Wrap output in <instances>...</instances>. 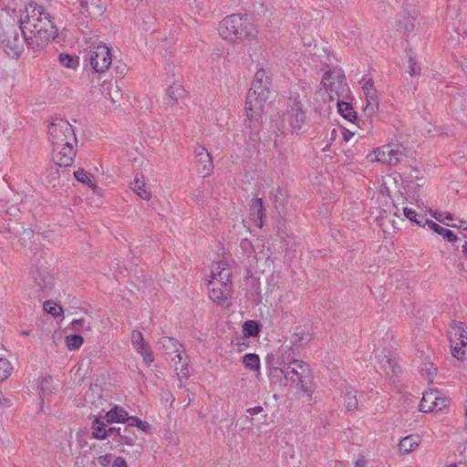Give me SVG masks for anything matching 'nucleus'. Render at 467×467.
<instances>
[{
  "label": "nucleus",
  "mask_w": 467,
  "mask_h": 467,
  "mask_svg": "<svg viewBox=\"0 0 467 467\" xmlns=\"http://www.w3.org/2000/svg\"><path fill=\"white\" fill-rule=\"evenodd\" d=\"M19 30L22 32L28 47L35 52L43 48L57 35L50 15L42 5L29 4L26 6L25 14L19 20Z\"/></svg>",
  "instance_id": "1"
},
{
  "label": "nucleus",
  "mask_w": 467,
  "mask_h": 467,
  "mask_svg": "<svg viewBox=\"0 0 467 467\" xmlns=\"http://www.w3.org/2000/svg\"><path fill=\"white\" fill-rule=\"evenodd\" d=\"M48 140L53 161L59 167L70 166L76 156L77 137L72 125L65 119L54 118L48 126Z\"/></svg>",
  "instance_id": "2"
},
{
  "label": "nucleus",
  "mask_w": 467,
  "mask_h": 467,
  "mask_svg": "<svg viewBox=\"0 0 467 467\" xmlns=\"http://www.w3.org/2000/svg\"><path fill=\"white\" fill-rule=\"evenodd\" d=\"M271 86V72L268 69L259 68L245 100V113L247 119L245 127L256 131L264 111L265 103L268 99Z\"/></svg>",
  "instance_id": "3"
},
{
  "label": "nucleus",
  "mask_w": 467,
  "mask_h": 467,
  "mask_svg": "<svg viewBox=\"0 0 467 467\" xmlns=\"http://www.w3.org/2000/svg\"><path fill=\"white\" fill-rule=\"evenodd\" d=\"M219 35L226 40L241 43L254 38L256 30L249 22L246 15L232 14L225 16L219 24Z\"/></svg>",
  "instance_id": "4"
},
{
  "label": "nucleus",
  "mask_w": 467,
  "mask_h": 467,
  "mask_svg": "<svg viewBox=\"0 0 467 467\" xmlns=\"http://www.w3.org/2000/svg\"><path fill=\"white\" fill-rule=\"evenodd\" d=\"M29 295L34 297H45L54 286V278L43 264L31 266L27 279Z\"/></svg>",
  "instance_id": "5"
},
{
  "label": "nucleus",
  "mask_w": 467,
  "mask_h": 467,
  "mask_svg": "<svg viewBox=\"0 0 467 467\" xmlns=\"http://www.w3.org/2000/svg\"><path fill=\"white\" fill-rule=\"evenodd\" d=\"M18 29L14 20L11 24L2 26L0 28V46L10 57H19L24 50L26 41L25 38L20 39Z\"/></svg>",
  "instance_id": "6"
},
{
  "label": "nucleus",
  "mask_w": 467,
  "mask_h": 467,
  "mask_svg": "<svg viewBox=\"0 0 467 467\" xmlns=\"http://www.w3.org/2000/svg\"><path fill=\"white\" fill-rule=\"evenodd\" d=\"M286 380L295 383L300 389L307 392L310 383V368L304 361H293L285 367L276 368Z\"/></svg>",
  "instance_id": "7"
},
{
  "label": "nucleus",
  "mask_w": 467,
  "mask_h": 467,
  "mask_svg": "<svg viewBox=\"0 0 467 467\" xmlns=\"http://www.w3.org/2000/svg\"><path fill=\"white\" fill-rule=\"evenodd\" d=\"M85 61H88L96 72H105L112 63L110 50L102 42H94L86 51Z\"/></svg>",
  "instance_id": "8"
},
{
  "label": "nucleus",
  "mask_w": 467,
  "mask_h": 467,
  "mask_svg": "<svg viewBox=\"0 0 467 467\" xmlns=\"http://www.w3.org/2000/svg\"><path fill=\"white\" fill-rule=\"evenodd\" d=\"M321 82L331 99H337L338 101L341 97L345 98L349 92L345 75L340 69L334 68L325 72Z\"/></svg>",
  "instance_id": "9"
},
{
  "label": "nucleus",
  "mask_w": 467,
  "mask_h": 467,
  "mask_svg": "<svg viewBox=\"0 0 467 467\" xmlns=\"http://www.w3.org/2000/svg\"><path fill=\"white\" fill-rule=\"evenodd\" d=\"M404 149L401 145H390L386 144L373 150V153L369 156H374L371 158V161H379L388 165H397L401 157L405 156Z\"/></svg>",
  "instance_id": "10"
},
{
  "label": "nucleus",
  "mask_w": 467,
  "mask_h": 467,
  "mask_svg": "<svg viewBox=\"0 0 467 467\" xmlns=\"http://www.w3.org/2000/svg\"><path fill=\"white\" fill-rule=\"evenodd\" d=\"M359 83L366 99L364 112L368 117H370L379 110V99L378 90L372 78L368 76H364Z\"/></svg>",
  "instance_id": "11"
},
{
  "label": "nucleus",
  "mask_w": 467,
  "mask_h": 467,
  "mask_svg": "<svg viewBox=\"0 0 467 467\" xmlns=\"http://www.w3.org/2000/svg\"><path fill=\"white\" fill-rule=\"evenodd\" d=\"M376 363L386 375H396L399 372L395 353L389 348L374 350Z\"/></svg>",
  "instance_id": "12"
},
{
  "label": "nucleus",
  "mask_w": 467,
  "mask_h": 467,
  "mask_svg": "<svg viewBox=\"0 0 467 467\" xmlns=\"http://www.w3.org/2000/svg\"><path fill=\"white\" fill-rule=\"evenodd\" d=\"M306 120L303 105L299 101H292L283 115V122L287 123L293 130H298Z\"/></svg>",
  "instance_id": "13"
},
{
  "label": "nucleus",
  "mask_w": 467,
  "mask_h": 467,
  "mask_svg": "<svg viewBox=\"0 0 467 467\" xmlns=\"http://www.w3.org/2000/svg\"><path fill=\"white\" fill-rule=\"evenodd\" d=\"M447 403L448 400L445 397L440 396L439 391H426L423 393L419 410L421 412H431L436 409L441 410Z\"/></svg>",
  "instance_id": "14"
},
{
  "label": "nucleus",
  "mask_w": 467,
  "mask_h": 467,
  "mask_svg": "<svg viewBox=\"0 0 467 467\" xmlns=\"http://www.w3.org/2000/svg\"><path fill=\"white\" fill-rule=\"evenodd\" d=\"M210 299L220 306L228 305L231 298L232 285H223L216 281H209Z\"/></svg>",
  "instance_id": "15"
},
{
  "label": "nucleus",
  "mask_w": 467,
  "mask_h": 467,
  "mask_svg": "<svg viewBox=\"0 0 467 467\" xmlns=\"http://www.w3.org/2000/svg\"><path fill=\"white\" fill-rule=\"evenodd\" d=\"M210 278L209 281H216L223 285H232V270L226 262H216L213 265Z\"/></svg>",
  "instance_id": "16"
},
{
  "label": "nucleus",
  "mask_w": 467,
  "mask_h": 467,
  "mask_svg": "<svg viewBox=\"0 0 467 467\" xmlns=\"http://www.w3.org/2000/svg\"><path fill=\"white\" fill-rule=\"evenodd\" d=\"M158 345L159 348L165 352V354H175L173 358H177L179 363L182 361V354H184V348L178 340L171 337H162L159 339Z\"/></svg>",
  "instance_id": "17"
},
{
  "label": "nucleus",
  "mask_w": 467,
  "mask_h": 467,
  "mask_svg": "<svg viewBox=\"0 0 467 467\" xmlns=\"http://www.w3.org/2000/svg\"><path fill=\"white\" fill-rule=\"evenodd\" d=\"M172 361H174V372L179 380L178 387L182 389L185 387L186 382L190 377L189 357L184 353L182 354V361L181 363L178 362L177 358H172Z\"/></svg>",
  "instance_id": "18"
},
{
  "label": "nucleus",
  "mask_w": 467,
  "mask_h": 467,
  "mask_svg": "<svg viewBox=\"0 0 467 467\" xmlns=\"http://www.w3.org/2000/svg\"><path fill=\"white\" fill-rule=\"evenodd\" d=\"M450 341H460L462 347L467 346V327L461 321H452L450 325Z\"/></svg>",
  "instance_id": "19"
},
{
  "label": "nucleus",
  "mask_w": 467,
  "mask_h": 467,
  "mask_svg": "<svg viewBox=\"0 0 467 467\" xmlns=\"http://www.w3.org/2000/svg\"><path fill=\"white\" fill-rule=\"evenodd\" d=\"M79 5L80 12L92 19L101 16L106 10L102 5L95 2L89 4L87 0H79Z\"/></svg>",
  "instance_id": "20"
},
{
  "label": "nucleus",
  "mask_w": 467,
  "mask_h": 467,
  "mask_svg": "<svg viewBox=\"0 0 467 467\" xmlns=\"http://www.w3.org/2000/svg\"><path fill=\"white\" fill-rule=\"evenodd\" d=\"M419 223H428L427 226L430 229H431L434 233L440 234L441 236H442L449 243L453 244L458 241L457 235L454 234L452 231L439 225L437 223H435L430 219H421V221H420Z\"/></svg>",
  "instance_id": "21"
},
{
  "label": "nucleus",
  "mask_w": 467,
  "mask_h": 467,
  "mask_svg": "<svg viewBox=\"0 0 467 467\" xmlns=\"http://www.w3.org/2000/svg\"><path fill=\"white\" fill-rule=\"evenodd\" d=\"M106 424L102 420L95 419L92 421L91 427L94 438L98 440H104L107 437L113 436V433L115 432V428L106 429Z\"/></svg>",
  "instance_id": "22"
},
{
  "label": "nucleus",
  "mask_w": 467,
  "mask_h": 467,
  "mask_svg": "<svg viewBox=\"0 0 467 467\" xmlns=\"http://www.w3.org/2000/svg\"><path fill=\"white\" fill-rule=\"evenodd\" d=\"M198 173L202 177H207L213 171V158L210 153L202 154V157L196 159Z\"/></svg>",
  "instance_id": "23"
},
{
  "label": "nucleus",
  "mask_w": 467,
  "mask_h": 467,
  "mask_svg": "<svg viewBox=\"0 0 467 467\" xmlns=\"http://www.w3.org/2000/svg\"><path fill=\"white\" fill-rule=\"evenodd\" d=\"M128 419V412L119 406H114L105 414V420L108 423L126 422Z\"/></svg>",
  "instance_id": "24"
},
{
  "label": "nucleus",
  "mask_w": 467,
  "mask_h": 467,
  "mask_svg": "<svg viewBox=\"0 0 467 467\" xmlns=\"http://www.w3.org/2000/svg\"><path fill=\"white\" fill-rule=\"evenodd\" d=\"M131 190L141 199L150 200L151 197V193L150 191L146 189L144 177L143 175H136L133 182L131 183Z\"/></svg>",
  "instance_id": "25"
},
{
  "label": "nucleus",
  "mask_w": 467,
  "mask_h": 467,
  "mask_svg": "<svg viewBox=\"0 0 467 467\" xmlns=\"http://www.w3.org/2000/svg\"><path fill=\"white\" fill-rule=\"evenodd\" d=\"M338 113L346 119L352 123L357 121L358 124V119L357 112L352 109L349 103L338 100L337 102Z\"/></svg>",
  "instance_id": "26"
},
{
  "label": "nucleus",
  "mask_w": 467,
  "mask_h": 467,
  "mask_svg": "<svg viewBox=\"0 0 467 467\" xmlns=\"http://www.w3.org/2000/svg\"><path fill=\"white\" fill-rule=\"evenodd\" d=\"M113 436L118 437V441L120 443H124L127 445H133L136 441L135 434L131 431L129 426L121 428H115V432L113 433Z\"/></svg>",
  "instance_id": "27"
},
{
  "label": "nucleus",
  "mask_w": 467,
  "mask_h": 467,
  "mask_svg": "<svg viewBox=\"0 0 467 467\" xmlns=\"http://www.w3.org/2000/svg\"><path fill=\"white\" fill-rule=\"evenodd\" d=\"M418 446L419 437L414 435L406 436L399 442V450L403 454L413 451Z\"/></svg>",
  "instance_id": "28"
},
{
  "label": "nucleus",
  "mask_w": 467,
  "mask_h": 467,
  "mask_svg": "<svg viewBox=\"0 0 467 467\" xmlns=\"http://www.w3.org/2000/svg\"><path fill=\"white\" fill-rule=\"evenodd\" d=\"M311 340V336L303 328H296L291 338V343L296 348L306 345Z\"/></svg>",
  "instance_id": "29"
},
{
  "label": "nucleus",
  "mask_w": 467,
  "mask_h": 467,
  "mask_svg": "<svg viewBox=\"0 0 467 467\" xmlns=\"http://www.w3.org/2000/svg\"><path fill=\"white\" fill-rule=\"evenodd\" d=\"M261 329V325L255 320H247L243 325V334L246 337H257Z\"/></svg>",
  "instance_id": "30"
},
{
  "label": "nucleus",
  "mask_w": 467,
  "mask_h": 467,
  "mask_svg": "<svg viewBox=\"0 0 467 467\" xmlns=\"http://www.w3.org/2000/svg\"><path fill=\"white\" fill-rule=\"evenodd\" d=\"M243 363L244 367L252 371H259L260 358L257 354L248 353L243 357Z\"/></svg>",
  "instance_id": "31"
},
{
  "label": "nucleus",
  "mask_w": 467,
  "mask_h": 467,
  "mask_svg": "<svg viewBox=\"0 0 467 467\" xmlns=\"http://www.w3.org/2000/svg\"><path fill=\"white\" fill-rule=\"evenodd\" d=\"M293 361H300L296 358L293 347L284 348L283 353L278 358L280 367H285Z\"/></svg>",
  "instance_id": "32"
},
{
  "label": "nucleus",
  "mask_w": 467,
  "mask_h": 467,
  "mask_svg": "<svg viewBox=\"0 0 467 467\" xmlns=\"http://www.w3.org/2000/svg\"><path fill=\"white\" fill-rule=\"evenodd\" d=\"M251 210L253 212V215H256L259 222L257 225L259 227L263 226V217L265 216V208L263 200L261 198H255L253 200L251 204Z\"/></svg>",
  "instance_id": "33"
},
{
  "label": "nucleus",
  "mask_w": 467,
  "mask_h": 467,
  "mask_svg": "<svg viewBox=\"0 0 467 467\" xmlns=\"http://www.w3.org/2000/svg\"><path fill=\"white\" fill-rule=\"evenodd\" d=\"M185 90L180 85L170 86L167 89L169 102L174 104L178 99L183 97Z\"/></svg>",
  "instance_id": "34"
},
{
  "label": "nucleus",
  "mask_w": 467,
  "mask_h": 467,
  "mask_svg": "<svg viewBox=\"0 0 467 467\" xmlns=\"http://www.w3.org/2000/svg\"><path fill=\"white\" fill-rule=\"evenodd\" d=\"M346 408L348 411H354L358 409V401L357 398V391L354 389L347 390L345 397Z\"/></svg>",
  "instance_id": "35"
},
{
  "label": "nucleus",
  "mask_w": 467,
  "mask_h": 467,
  "mask_svg": "<svg viewBox=\"0 0 467 467\" xmlns=\"http://www.w3.org/2000/svg\"><path fill=\"white\" fill-rule=\"evenodd\" d=\"M58 60L64 67L67 68H76L78 66V57L72 56L67 53H62L58 56Z\"/></svg>",
  "instance_id": "36"
},
{
  "label": "nucleus",
  "mask_w": 467,
  "mask_h": 467,
  "mask_svg": "<svg viewBox=\"0 0 467 467\" xmlns=\"http://www.w3.org/2000/svg\"><path fill=\"white\" fill-rule=\"evenodd\" d=\"M403 213L410 221L415 223L417 225L420 226H426L428 223H419L421 219H427L425 215L418 214L417 212L411 208L404 207L403 208Z\"/></svg>",
  "instance_id": "37"
},
{
  "label": "nucleus",
  "mask_w": 467,
  "mask_h": 467,
  "mask_svg": "<svg viewBox=\"0 0 467 467\" xmlns=\"http://www.w3.org/2000/svg\"><path fill=\"white\" fill-rule=\"evenodd\" d=\"M131 344L138 352H141V350H143L146 348L143 335L141 332L137 330L132 331Z\"/></svg>",
  "instance_id": "38"
},
{
  "label": "nucleus",
  "mask_w": 467,
  "mask_h": 467,
  "mask_svg": "<svg viewBox=\"0 0 467 467\" xmlns=\"http://www.w3.org/2000/svg\"><path fill=\"white\" fill-rule=\"evenodd\" d=\"M74 176L78 182L87 184L91 188L95 187V185L92 182L93 176L90 173L87 172L85 170L78 169L74 172Z\"/></svg>",
  "instance_id": "39"
},
{
  "label": "nucleus",
  "mask_w": 467,
  "mask_h": 467,
  "mask_svg": "<svg viewBox=\"0 0 467 467\" xmlns=\"http://www.w3.org/2000/svg\"><path fill=\"white\" fill-rule=\"evenodd\" d=\"M460 344V341H454L451 343V355L458 360H464L467 356V351Z\"/></svg>",
  "instance_id": "40"
},
{
  "label": "nucleus",
  "mask_w": 467,
  "mask_h": 467,
  "mask_svg": "<svg viewBox=\"0 0 467 467\" xmlns=\"http://www.w3.org/2000/svg\"><path fill=\"white\" fill-rule=\"evenodd\" d=\"M83 344V337L79 335H70L66 337V346L69 350L78 349Z\"/></svg>",
  "instance_id": "41"
},
{
  "label": "nucleus",
  "mask_w": 467,
  "mask_h": 467,
  "mask_svg": "<svg viewBox=\"0 0 467 467\" xmlns=\"http://www.w3.org/2000/svg\"><path fill=\"white\" fill-rule=\"evenodd\" d=\"M128 426L129 427H138L140 430L143 431L144 432H149L150 426L147 421L141 420L140 418L131 416L128 419Z\"/></svg>",
  "instance_id": "42"
},
{
  "label": "nucleus",
  "mask_w": 467,
  "mask_h": 467,
  "mask_svg": "<svg viewBox=\"0 0 467 467\" xmlns=\"http://www.w3.org/2000/svg\"><path fill=\"white\" fill-rule=\"evenodd\" d=\"M12 371L11 363L3 358H0V381L7 379Z\"/></svg>",
  "instance_id": "43"
},
{
  "label": "nucleus",
  "mask_w": 467,
  "mask_h": 467,
  "mask_svg": "<svg viewBox=\"0 0 467 467\" xmlns=\"http://www.w3.org/2000/svg\"><path fill=\"white\" fill-rule=\"evenodd\" d=\"M44 309L46 312L55 317L60 316L63 313L62 307L52 301H46L44 303Z\"/></svg>",
  "instance_id": "44"
},
{
  "label": "nucleus",
  "mask_w": 467,
  "mask_h": 467,
  "mask_svg": "<svg viewBox=\"0 0 467 467\" xmlns=\"http://www.w3.org/2000/svg\"><path fill=\"white\" fill-rule=\"evenodd\" d=\"M400 14H402V17L404 19L403 21V27L405 33H410L414 29V18L410 16L408 12L406 10H403ZM400 25H402V22H400Z\"/></svg>",
  "instance_id": "45"
},
{
  "label": "nucleus",
  "mask_w": 467,
  "mask_h": 467,
  "mask_svg": "<svg viewBox=\"0 0 467 467\" xmlns=\"http://www.w3.org/2000/svg\"><path fill=\"white\" fill-rule=\"evenodd\" d=\"M432 217H434L437 221H439L441 223L446 224L445 220L452 221L454 220V216L451 213H445V212H431L430 211Z\"/></svg>",
  "instance_id": "46"
},
{
  "label": "nucleus",
  "mask_w": 467,
  "mask_h": 467,
  "mask_svg": "<svg viewBox=\"0 0 467 467\" xmlns=\"http://www.w3.org/2000/svg\"><path fill=\"white\" fill-rule=\"evenodd\" d=\"M139 353L141 355L144 362L147 365H150L153 362L154 358H153L152 352L150 349L145 348L143 350H141V352H139Z\"/></svg>",
  "instance_id": "47"
},
{
  "label": "nucleus",
  "mask_w": 467,
  "mask_h": 467,
  "mask_svg": "<svg viewBox=\"0 0 467 467\" xmlns=\"http://www.w3.org/2000/svg\"><path fill=\"white\" fill-rule=\"evenodd\" d=\"M410 70L409 73L411 77L420 74V67L417 65V62L412 58H409Z\"/></svg>",
  "instance_id": "48"
},
{
  "label": "nucleus",
  "mask_w": 467,
  "mask_h": 467,
  "mask_svg": "<svg viewBox=\"0 0 467 467\" xmlns=\"http://www.w3.org/2000/svg\"><path fill=\"white\" fill-rule=\"evenodd\" d=\"M53 379L51 377L43 378L40 381L39 387L42 392L50 391L49 385L52 383Z\"/></svg>",
  "instance_id": "49"
},
{
  "label": "nucleus",
  "mask_w": 467,
  "mask_h": 467,
  "mask_svg": "<svg viewBox=\"0 0 467 467\" xmlns=\"http://www.w3.org/2000/svg\"><path fill=\"white\" fill-rule=\"evenodd\" d=\"M111 461H112V455L109 453L100 455L98 458L99 463L103 467H107L111 462Z\"/></svg>",
  "instance_id": "50"
},
{
  "label": "nucleus",
  "mask_w": 467,
  "mask_h": 467,
  "mask_svg": "<svg viewBox=\"0 0 467 467\" xmlns=\"http://www.w3.org/2000/svg\"><path fill=\"white\" fill-rule=\"evenodd\" d=\"M241 247L247 254H252L254 251L253 244L248 239L242 240Z\"/></svg>",
  "instance_id": "51"
},
{
  "label": "nucleus",
  "mask_w": 467,
  "mask_h": 467,
  "mask_svg": "<svg viewBox=\"0 0 467 467\" xmlns=\"http://www.w3.org/2000/svg\"><path fill=\"white\" fill-rule=\"evenodd\" d=\"M194 155H195V158H201L202 157V154H208V150L202 145H196L194 147Z\"/></svg>",
  "instance_id": "52"
},
{
  "label": "nucleus",
  "mask_w": 467,
  "mask_h": 467,
  "mask_svg": "<svg viewBox=\"0 0 467 467\" xmlns=\"http://www.w3.org/2000/svg\"><path fill=\"white\" fill-rule=\"evenodd\" d=\"M84 324H85V319L84 318H80V319H74V320H72L70 325H71L73 329L80 330V329L84 328Z\"/></svg>",
  "instance_id": "53"
},
{
  "label": "nucleus",
  "mask_w": 467,
  "mask_h": 467,
  "mask_svg": "<svg viewBox=\"0 0 467 467\" xmlns=\"http://www.w3.org/2000/svg\"><path fill=\"white\" fill-rule=\"evenodd\" d=\"M112 467H128V465L122 457H117L112 463Z\"/></svg>",
  "instance_id": "54"
},
{
  "label": "nucleus",
  "mask_w": 467,
  "mask_h": 467,
  "mask_svg": "<svg viewBox=\"0 0 467 467\" xmlns=\"http://www.w3.org/2000/svg\"><path fill=\"white\" fill-rule=\"evenodd\" d=\"M263 411V407L262 406H255V407H253V408H249L246 410V412L250 415V416H254L260 412Z\"/></svg>",
  "instance_id": "55"
},
{
  "label": "nucleus",
  "mask_w": 467,
  "mask_h": 467,
  "mask_svg": "<svg viewBox=\"0 0 467 467\" xmlns=\"http://www.w3.org/2000/svg\"><path fill=\"white\" fill-rule=\"evenodd\" d=\"M446 225L450 226V227H457V228H461L464 231V227H467L466 225V222L463 221V220H459L458 223H446Z\"/></svg>",
  "instance_id": "56"
},
{
  "label": "nucleus",
  "mask_w": 467,
  "mask_h": 467,
  "mask_svg": "<svg viewBox=\"0 0 467 467\" xmlns=\"http://www.w3.org/2000/svg\"><path fill=\"white\" fill-rule=\"evenodd\" d=\"M366 465L367 461L363 456H361L356 461L354 467H366Z\"/></svg>",
  "instance_id": "57"
},
{
  "label": "nucleus",
  "mask_w": 467,
  "mask_h": 467,
  "mask_svg": "<svg viewBox=\"0 0 467 467\" xmlns=\"http://www.w3.org/2000/svg\"><path fill=\"white\" fill-rule=\"evenodd\" d=\"M354 135L353 132L346 130L344 132H343V138L346 141L349 140L351 139V137Z\"/></svg>",
  "instance_id": "58"
},
{
  "label": "nucleus",
  "mask_w": 467,
  "mask_h": 467,
  "mask_svg": "<svg viewBox=\"0 0 467 467\" xmlns=\"http://www.w3.org/2000/svg\"><path fill=\"white\" fill-rule=\"evenodd\" d=\"M464 231L466 232L465 234H463V237L467 240V227H464ZM462 253L464 254H467V241L465 242V244L462 245Z\"/></svg>",
  "instance_id": "59"
},
{
  "label": "nucleus",
  "mask_w": 467,
  "mask_h": 467,
  "mask_svg": "<svg viewBox=\"0 0 467 467\" xmlns=\"http://www.w3.org/2000/svg\"><path fill=\"white\" fill-rule=\"evenodd\" d=\"M21 334H22L23 336H29V335H30V330H22V331H21Z\"/></svg>",
  "instance_id": "60"
},
{
  "label": "nucleus",
  "mask_w": 467,
  "mask_h": 467,
  "mask_svg": "<svg viewBox=\"0 0 467 467\" xmlns=\"http://www.w3.org/2000/svg\"><path fill=\"white\" fill-rule=\"evenodd\" d=\"M190 5L195 4L197 0H186Z\"/></svg>",
  "instance_id": "61"
},
{
  "label": "nucleus",
  "mask_w": 467,
  "mask_h": 467,
  "mask_svg": "<svg viewBox=\"0 0 467 467\" xmlns=\"http://www.w3.org/2000/svg\"><path fill=\"white\" fill-rule=\"evenodd\" d=\"M86 329L89 330L90 329V326L88 325Z\"/></svg>",
  "instance_id": "62"
}]
</instances>
